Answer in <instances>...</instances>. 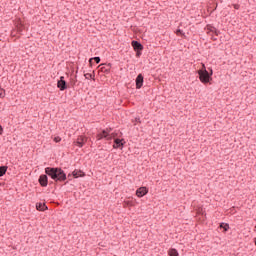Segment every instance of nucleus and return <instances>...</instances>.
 <instances>
[{
	"label": "nucleus",
	"mask_w": 256,
	"mask_h": 256,
	"mask_svg": "<svg viewBox=\"0 0 256 256\" xmlns=\"http://www.w3.org/2000/svg\"><path fill=\"white\" fill-rule=\"evenodd\" d=\"M44 171L52 181H55V183H63L64 181H67V174L61 167H46Z\"/></svg>",
	"instance_id": "obj_1"
},
{
	"label": "nucleus",
	"mask_w": 256,
	"mask_h": 256,
	"mask_svg": "<svg viewBox=\"0 0 256 256\" xmlns=\"http://www.w3.org/2000/svg\"><path fill=\"white\" fill-rule=\"evenodd\" d=\"M199 80L204 84L211 83L213 81V69L210 68V72L207 70H197Z\"/></svg>",
	"instance_id": "obj_2"
},
{
	"label": "nucleus",
	"mask_w": 256,
	"mask_h": 256,
	"mask_svg": "<svg viewBox=\"0 0 256 256\" xmlns=\"http://www.w3.org/2000/svg\"><path fill=\"white\" fill-rule=\"evenodd\" d=\"M131 45L136 53V57L137 58L141 57L143 49H144L143 44H141V42H139L137 40H133L131 42Z\"/></svg>",
	"instance_id": "obj_3"
},
{
	"label": "nucleus",
	"mask_w": 256,
	"mask_h": 256,
	"mask_svg": "<svg viewBox=\"0 0 256 256\" xmlns=\"http://www.w3.org/2000/svg\"><path fill=\"white\" fill-rule=\"evenodd\" d=\"M97 140L101 141V139H106L107 141H111L113 139V136L107 132V130H102V132L98 133L96 135Z\"/></svg>",
	"instance_id": "obj_4"
},
{
	"label": "nucleus",
	"mask_w": 256,
	"mask_h": 256,
	"mask_svg": "<svg viewBox=\"0 0 256 256\" xmlns=\"http://www.w3.org/2000/svg\"><path fill=\"white\" fill-rule=\"evenodd\" d=\"M57 87L61 91H65L68 89L69 85H67V81H65V76H61L60 79L57 81Z\"/></svg>",
	"instance_id": "obj_5"
},
{
	"label": "nucleus",
	"mask_w": 256,
	"mask_h": 256,
	"mask_svg": "<svg viewBox=\"0 0 256 256\" xmlns=\"http://www.w3.org/2000/svg\"><path fill=\"white\" fill-rule=\"evenodd\" d=\"M38 183H39L42 187H47V185H49V175H47V173L41 174V175L39 176Z\"/></svg>",
	"instance_id": "obj_6"
},
{
	"label": "nucleus",
	"mask_w": 256,
	"mask_h": 256,
	"mask_svg": "<svg viewBox=\"0 0 256 256\" xmlns=\"http://www.w3.org/2000/svg\"><path fill=\"white\" fill-rule=\"evenodd\" d=\"M125 147V139L115 138L113 149H123Z\"/></svg>",
	"instance_id": "obj_7"
},
{
	"label": "nucleus",
	"mask_w": 256,
	"mask_h": 256,
	"mask_svg": "<svg viewBox=\"0 0 256 256\" xmlns=\"http://www.w3.org/2000/svg\"><path fill=\"white\" fill-rule=\"evenodd\" d=\"M145 82V77L143 76V74H138L135 80L136 83V89H141V87H143V83Z\"/></svg>",
	"instance_id": "obj_8"
},
{
	"label": "nucleus",
	"mask_w": 256,
	"mask_h": 256,
	"mask_svg": "<svg viewBox=\"0 0 256 256\" xmlns=\"http://www.w3.org/2000/svg\"><path fill=\"white\" fill-rule=\"evenodd\" d=\"M147 193H149V188L148 187H145V186H142L140 188H138L136 190V195L137 197L141 198V197H145V195H147Z\"/></svg>",
	"instance_id": "obj_9"
},
{
	"label": "nucleus",
	"mask_w": 256,
	"mask_h": 256,
	"mask_svg": "<svg viewBox=\"0 0 256 256\" xmlns=\"http://www.w3.org/2000/svg\"><path fill=\"white\" fill-rule=\"evenodd\" d=\"M87 143V137L85 136H78L77 140L74 141V145H76L77 147H83V145H85Z\"/></svg>",
	"instance_id": "obj_10"
},
{
	"label": "nucleus",
	"mask_w": 256,
	"mask_h": 256,
	"mask_svg": "<svg viewBox=\"0 0 256 256\" xmlns=\"http://www.w3.org/2000/svg\"><path fill=\"white\" fill-rule=\"evenodd\" d=\"M72 177H74V179H79V177H85V172H83V170L75 169L72 172Z\"/></svg>",
	"instance_id": "obj_11"
},
{
	"label": "nucleus",
	"mask_w": 256,
	"mask_h": 256,
	"mask_svg": "<svg viewBox=\"0 0 256 256\" xmlns=\"http://www.w3.org/2000/svg\"><path fill=\"white\" fill-rule=\"evenodd\" d=\"M100 67H101L100 71H102V73L109 74L110 71H111V63H109V64H107L105 66H103V64H102V65H100Z\"/></svg>",
	"instance_id": "obj_12"
},
{
	"label": "nucleus",
	"mask_w": 256,
	"mask_h": 256,
	"mask_svg": "<svg viewBox=\"0 0 256 256\" xmlns=\"http://www.w3.org/2000/svg\"><path fill=\"white\" fill-rule=\"evenodd\" d=\"M36 209L37 211H47L48 207H47V204L45 203H36Z\"/></svg>",
	"instance_id": "obj_13"
},
{
	"label": "nucleus",
	"mask_w": 256,
	"mask_h": 256,
	"mask_svg": "<svg viewBox=\"0 0 256 256\" xmlns=\"http://www.w3.org/2000/svg\"><path fill=\"white\" fill-rule=\"evenodd\" d=\"M93 61H95V63L99 64V63H101V57L96 56V57L90 58L89 59L90 67H93Z\"/></svg>",
	"instance_id": "obj_14"
},
{
	"label": "nucleus",
	"mask_w": 256,
	"mask_h": 256,
	"mask_svg": "<svg viewBox=\"0 0 256 256\" xmlns=\"http://www.w3.org/2000/svg\"><path fill=\"white\" fill-rule=\"evenodd\" d=\"M168 255L169 256H179V251H177V249H175V248H170L168 251Z\"/></svg>",
	"instance_id": "obj_15"
},
{
	"label": "nucleus",
	"mask_w": 256,
	"mask_h": 256,
	"mask_svg": "<svg viewBox=\"0 0 256 256\" xmlns=\"http://www.w3.org/2000/svg\"><path fill=\"white\" fill-rule=\"evenodd\" d=\"M208 29L210 30V33H214V35H216V37H218L219 33H221L219 30H217V28H215L213 26H209Z\"/></svg>",
	"instance_id": "obj_16"
},
{
	"label": "nucleus",
	"mask_w": 256,
	"mask_h": 256,
	"mask_svg": "<svg viewBox=\"0 0 256 256\" xmlns=\"http://www.w3.org/2000/svg\"><path fill=\"white\" fill-rule=\"evenodd\" d=\"M7 169H9L8 166H0V177H3V175H5L7 173Z\"/></svg>",
	"instance_id": "obj_17"
},
{
	"label": "nucleus",
	"mask_w": 256,
	"mask_h": 256,
	"mask_svg": "<svg viewBox=\"0 0 256 256\" xmlns=\"http://www.w3.org/2000/svg\"><path fill=\"white\" fill-rule=\"evenodd\" d=\"M220 229H224L225 232L229 231V224L222 222L220 223Z\"/></svg>",
	"instance_id": "obj_18"
},
{
	"label": "nucleus",
	"mask_w": 256,
	"mask_h": 256,
	"mask_svg": "<svg viewBox=\"0 0 256 256\" xmlns=\"http://www.w3.org/2000/svg\"><path fill=\"white\" fill-rule=\"evenodd\" d=\"M85 79H93L95 81V74L86 73L84 74Z\"/></svg>",
	"instance_id": "obj_19"
},
{
	"label": "nucleus",
	"mask_w": 256,
	"mask_h": 256,
	"mask_svg": "<svg viewBox=\"0 0 256 256\" xmlns=\"http://www.w3.org/2000/svg\"><path fill=\"white\" fill-rule=\"evenodd\" d=\"M176 35H181L182 37H185V33L181 29L176 30Z\"/></svg>",
	"instance_id": "obj_20"
},
{
	"label": "nucleus",
	"mask_w": 256,
	"mask_h": 256,
	"mask_svg": "<svg viewBox=\"0 0 256 256\" xmlns=\"http://www.w3.org/2000/svg\"><path fill=\"white\" fill-rule=\"evenodd\" d=\"M54 142L61 143V137H59V136L54 137Z\"/></svg>",
	"instance_id": "obj_21"
},
{
	"label": "nucleus",
	"mask_w": 256,
	"mask_h": 256,
	"mask_svg": "<svg viewBox=\"0 0 256 256\" xmlns=\"http://www.w3.org/2000/svg\"><path fill=\"white\" fill-rule=\"evenodd\" d=\"M75 83H77V80L71 79L70 84L72 85V87H75Z\"/></svg>",
	"instance_id": "obj_22"
},
{
	"label": "nucleus",
	"mask_w": 256,
	"mask_h": 256,
	"mask_svg": "<svg viewBox=\"0 0 256 256\" xmlns=\"http://www.w3.org/2000/svg\"><path fill=\"white\" fill-rule=\"evenodd\" d=\"M205 70H207V67H205V64L202 63V68L199 69V71H205Z\"/></svg>",
	"instance_id": "obj_23"
},
{
	"label": "nucleus",
	"mask_w": 256,
	"mask_h": 256,
	"mask_svg": "<svg viewBox=\"0 0 256 256\" xmlns=\"http://www.w3.org/2000/svg\"><path fill=\"white\" fill-rule=\"evenodd\" d=\"M134 121H135L136 123H141V118H140V117H136V118L134 119Z\"/></svg>",
	"instance_id": "obj_24"
},
{
	"label": "nucleus",
	"mask_w": 256,
	"mask_h": 256,
	"mask_svg": "<svg viewBox=\"0 0 256 256\" xmlns=\"http://www.w3.org/2000/svg\"><path fill=\"white\" fill-rule=\"evenodd\" d=\"M234 9H239V4H234Z\"/></svg>",
	"instance_id": "obj_25"
},
{
	"label": "nucleus",
	"mask_w": 256,
	"mask_h": 256,
	"mask_svg": "<svg viewBox=\"0 0 256 256\" xmlns=\"http://www.w3.org/2000/svg\"><path fill=\"white\" fill-rule=\"evenodd\" d=\"M211 39H212V41H217V37H215V36H212Z\"/></svg>",
	"instance_id": "obj_26"
},
{
	"label": "nucleus",
	"mask_w": 256,
	"mask_h": 256,
	"mask_svg": "<svg viewBox=\"0 0 256 256\" xmlns=\"http://www.w3.org/2000/svg\"><path fill=\"white\" fill-rule=\"evenodd\" d=\"M72 176H73V174H68V178H69V177H72Z\"/></svg>",
	"instance_id": "obj_27"
},
{
	"label": "nucleus",
	"mask_w": 256,
	"mask_h": 256,
	"mask_svg": "<svg viewBox=\"0 0 256 256\" xmlns=\"http://www.w3.org/2000/svg\"><path fill=\"white\" fill-rule=\"evenodd\" d=\"M255 229H256V226H255Z\"/></svg>",
	"instance_id": "obj_28"
}]
</instances>
